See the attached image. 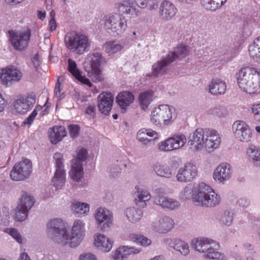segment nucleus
Listing matches in <instances>:
<instances>
[{
    "label": "nucleus",
    "instance_id": "obj_1",
    "mask_svg": "<svg viewBox=\"0 0 260 260\" xmlns=\"http://www.w3.org/2000/svg\"><path fill=\"white\" fill-rule=\"evenodd\" d=\"M179 198L183 201L192 198L197 205L203 207H214L221 202L220 196L204 182L199 183L192 188L190 185H186L180 191Z\"/></svg>",
    "mask_w": 260,
    "mask_h": 260
},
{
    "label": "nucleus",
    "instance_id": "obj_2",
    "mask_svg": "<svg viewBox=\"0 0 260 260\" xmlns=\"http://www.w3.org/2000/svg\"><path fill=\"white\" fill-rule=\"evenodd\" d=\"M191 248L208 259L223 260L224 255L219 251V243L212 239L199 237L193 239L191 242Z\"/></svg>",
    "mask_w": 260,
    "mask_h": 260
},
{
    "label": "nucleus",
    "instance_id": "obj_3",
    "mask_svg": "<svg viewBox=\"0 0 260 260\" xmlns=\"http://www.w3.org/2000/svg\"><path fill=\"white\" fill-rule=\"evenodd\" d=\"M64 43L71 52L78 55H82L88 52L90 48V42L88 37L76 31H71L66 35Z\"/></svg>",
    "mask_w": 260,
    "mask_h": 260
},
{
    "label": "nucleus",
    "instance_id": "obj_4",
    "mask_svg": "<svg viewBox=\"0 0 260 260\" xmlns=\"http://www.w3.org/2000/svg\"><path fill=\"white\" fill-rule=\"evenodd\" d=\"M46 232L48 238L55 243L64 246L67 241L68 229L60 218H53L46 224Z\"/></svg>",
    "mask_w": 260,
    "mask_h": 260
},
{
    "label": "nucleus",
    "instance_id": "obj_5",
    "mask_svg": "<svg viewBox=\"0 0 260 260\" xmlns=\"http://www.w3.org/2000/svg\"><path fill=\"white\" fill-rule=\"evenodd\" d=\"M87 59L89 61V64H85L84 69L87 76L93 82H98L102 81L104 77L100 67L105 62L102 54L97 52L90 53L88 55Z\"/></svg>",
    "mask_w": 260,
    "mask_h": 260
},
{
    "label": "nucleus",
    "instance_id": "obj_6",
    "mask_svg": "<svg viewBox=\"0 0 260 260\" xmlns=\"http://www.w3.org/2000/svg\"><path fill=\"white\" fill-rule=\"evenodd\" d=\"M104 21L106 31L113 36L122 34L127 27L126 18L119 13L110 14L106 16Z\"/></svg>",
    "mask_w": 260,
    "mask_h": 260
},
{
    "label": "nucleus",
    "instance_id": "obj_7",
    "mask_svg": "<svg viewBox=\"0 0 260 260\" xmlns=\"http://www.w3.org/2000/svg\"><path fill=\"white\" fill-rule=\"evenodd\" d=\"M176 118L175 109L168 105H161L153 109L151 121L155 124L162 122L165 125L171 124Z\"/></svg>",
    "mask_w": 260,
    "mask_h": 260
},
{
    "label": "nucleus",
    "instance_id": "obj_8",
    "mask_svg": "<svg viewBox=\"0 0 260 260\" xmlns=\"http://www.w3.org/2000/svg\"><path fill=\"white\" fill-rule=\"evenodd\" d=\"M8 33L9 40L15 50L22 51L27 49L31 37L30 29L10 30Z\"/></svg>",
    "mask_w": 260,
    "mask_h": 260
},
{
    "label": "nucleus",
    "instance_id": "obj_9",
    "mask_svg": "<svg viewBox=\"0 0 260 260\" xmlns=\"http://www.w3.org/2000/svg\"><path fill=\"white\" fill-rule=\"evenodd\" d=\"M85 223L80 219H76L72 225L71 233L68 230L67 241L64 246L72 248L77 247L85 236Z\"/></svg>",
    "mask_w": 260,
    "mask_h": 260
},
{
    "label": "nucleus",
    "instance_id": "obj_10",
    "mask_svg": "<svg viewBox=\"0 0 260 260\" xmlns=\"http://www.w3.org/2000/svg\"><path fill=\"white\" fill-rule=\"evenodd\" d=\"M186 141V137L184 134H175L159 142L157 144L158 149L162 152L176 150L182 148L185 145Z\"/></svg>",
    "mask_w": 260,
    "mask_h": 260
},
{
    "label": "nucleus",
    "instance_id": "obj_11",
    "mask_svg": "<svg viewBox=\"0 0 260 260\" xmlns=\"http://www.w3.org/2000/svg\"><path fill=\"white\" fill-rule=\"evenodd\" d=\"M31 172V162L29 159L25 158L13 166L10 173V177L14 181H22L28 178Z\"/></svg>",
    "mask_w": 260,
    "mask_h": 260
},
{
    "label": "nucleus",
    "instance_id": "obj_12",
    "mask_svg": "<svg viewBox=\"0 0 260 260\" xmlns=\"http://www.w3.org/2000/svg\"><path fill=\"white\" fill-rule=\"evenodd\" d=\"M23 76V73L20 69L14 66H9L0 70L1 83L6 86L20 81Z\"/></svg>",
    "mask_w": 260,
    "mask_h": 260
},
{
    "label": "nucleus",
    "instance_id": "obj_13",
    "mask_svg": "<svg viewBox=\"0 0 260 260\" xmlns=\"http://www.w3.org/2000/svg\"><path fill=\"white\" fill-rule=\"evenodd\" d=\"M53 158L55 165L56 170L52 179V183L56 188H60L66 180L63 154L60 152H56L53 154Z\"/></svg>",
    "mask_w": 260,
    "mask_h": 260
},
{
    "label": "nucleus",
    "instance_id": "obj_14",
    "mask_svg": "<svg viewBox=\"0 0 260 260\" xmlns=\"http://www.w3.org/2000/svg\"><path fill=\"white\" fill-rule=\"evenodd\" d=\"M232 132L235 139L241 142L248 143L252 138V131L243 120H237L232 125Z\"/></svg>",
    "mask_w": 260,
    "mask_h": 260
},
{
    "label": "nucleus",
    "instance_id": "obj_15",
    "mask_svg": "<svg viewBox=\"0 0 260 260\" xmlns=\"http://www.w3.org/2000/svg\"><path fill=\"white\" fill-rule=\"evenodd\" d=\"M198 175L197 166L193 163L186 162L178 169L175 178L179 182L187 183L194 180Z\"/></svg>",
    "mask_w": 260,
    "mask_h": 260
},
{
    "label": "nucleus",
    "instance_id": "obj_16",
    "mask_svg": "<svg viewBox=\"0 0 260 260\" xmlns=\"http://www.w3.org/2000/svg\"><path fill=\"white\" fill-rule=\"evenodd\" d=\"M256 69L246 67L241 69L238 74L237 80L239 87L244 91L250 93L253 84L254 72Z\"/></svg>",
    "mask_w": 260,
    "mask_h": 260
},
{
    "label": "nucleus",
    "instance_id": "obj_17",
    "mask_svg": "<svg viewBox=\"0 0 260 260\" xmlns=\"http://www.w3.org/2000/svg\"><path fill=\"white\" fill-rule=\"evenodd\" d=\"M232 175V166L227 162H221L214 169L213 173V179L218 184H224L231 179Z\"/></svg>",
    "mask_w": 260,
    "mask_h": 260
},
{
    "label": "nucleus",
    "instance_id": "obj_18",
    "mask_svg": "<svg viewBox=\"0 0 260 260\" xmlns=\"http://www.w3.org/2000/svg\"><path fill=\"white\" fill-rule=\"evenodd\" d=\"M94 218L98 228L104 231L110 228L113 221L112 212L106 208L99 207L94 213Z\"/></svg>",
    "mask_w": 260,
    "mask_h": 260
},
{
    "label": "nucleus",
    "instance_id": "obj_19",
    "mask_svg": "<svg viewBox=\"0 0 260 260\" xmlns=\"http://www.w3.org/2000/svg\"><path fill=\"white\" fill-rule=\"evenodd\" d=\"M173 53H168L166 57L162 58L154 63L152 67V72L146 74V77H157L159 74L166 73L169 69L171 63L173 62L171 57Z\"/></svg>",
    "mask_w": 260,
    "mask_h": 260
},
{
    "label": "nucleus",
    "instance_id": "obj_20",
    "mask_svg": "<svg viewBox=\"0 0 260 260\" xmlns=\"http://www.w3.org/2000/svg\"><path fill=\"white\" fill-rule=\"evenodd\" d=\"M174 225L172 218L168 216H162L155 219L151 223V230L159 234H166L170 231Z\"/></svg>",
    "mask_w": 260,
    "mask_h": 260
},
{
    "label": "nucleus",
    "instance_id": "obj_21",
    "mask_svg": "<svg viewBox=\"0 0 260 260\" xmlns=\"http://www.w3.org/2000/svg\"><path fill=\"white\" fill-rule=\"evenodd\" d=\"M206 136V128H197L189 137L188 144L191 148L196 151L202 150L205 146V137Z\"/></svg>",
    "mask_w": 260,
    "mask_h": 260
},
{
    "label": "nucleus",
    "instance_id": "obj_22",
    "mask_svg": "<svg viewBox=\"0 0 260 260\" xmlns=\"http://www.w3.org/2000/svg\"><path fill=\"white\" fill-rule=\"evenodd\" d=\"M36 103V97L34 94H28L19 98L14 103L15 109L17 112L24 114L31 109Z\"/></svg>",
    "mask_w": 260,
    "mask_h": 260
},
{
    "label": "nucleus",
    "instance_id": "obj_23",
    "mask_svg": "<svg viewBox=\"0 0 260 260\" xmlns=\"http://www.w3.org/2000/svg\"><path fill=\"white\" fill-rule=\"evenodd\" d=\"M113 95L111 92L103 91L97 98L99 111L103 114L108 115L113 103Z\"/></svg>",
    "mask_w": 260,
    "mask_h": 260
},
{
    "label": "nucleus",
    "instance_id": "obj_24",
    "mask_svg": "<svg viewBox=\"0 0 260 260\" xmlns=\"http://www.w3.org/2000/svg\"><path fill=\"white\" fill-rule=\"evenodd\" d=\"M221 137L217 131L214 129L206 128L205 146L207 150L211 152L220 145Z\"/></svg>",
    "mask_w": 260,
    "mask_h": 260
},
{
    "label": "nucleus",
    "instance_id": "obj_25",
    "mask_svg": "<svg viewBox=\"0 0 260 260\" xmlns=\"http://www.w3.org/2000/svg\"><path fill=\"white\" fill-rule=\"evenodd\" d=\"M178 12L176 6L171 2L163 1L159 8L160 18L165 21H168L174 17Z\"/></svg>",
    "mask_w": 260,
    "mask_h": 260
},
{
    "label": "nucleus",
    "instance_id": "obj_26",
    "mask_svg": "<svg viewBox=\"0 0 260 260\" xmlns=\"http://www.w3.org/2000/svg\"><path fill=\"white\" fill-rule=\"evenodd\" d=\"M154 203L160 207L173 210L180 207V203L177 200L169 198L164 195H155L153 197Z\"/></svg>",
    "mask_w": 260,
    "mask_h": 260
},
{
    "label": "nucleus",
    "instance_id": "obj_27",
    "mask_svg": "<svg viewBox=\"0 0 260 260\" xmlns=\"http://www.w3.org/2000/svg\"><path fill=\"white\" fill-rule=\"evenodd\" d=\"M115 7L119 12L132 17H136L139 13V10L133 0H122L116 3Z\"/></svg>",
    "mask_w": 260,
    "mask_h": 260
},
{
    "label": "nucleus",
    "instance_id": "obj_28",
    "mask_svg": "<svg viewBox=\"0 0 260 260\" xmlns=\"http://www.w3.org/2000/svg\"><path fill=\"white\" fill-rule=\"evenodd\" d=\"M93 244L98 249L109 252L113 247V241L105 235L97 233L94 235Z\"/></svg>",
    "mask_w": 260,
    "mask_h": 260
},
{
    "label": "nucleus",
    "instance_id": "obj_29",
    "mask_svg": "<svg viewBox=\"0 0 260 260\" xmlns=\"http://www.w3.org/2000/svg\"><path fill=\"white\" fill-rule=\"evenodd\" d=\"M123 214L129 222L136 224L141 220L143 216V211L135 206H129L124 210Z\"/></svg>",
    "mask_w": 260,
    "mask_h": 260
},
{
    "label": "nucleus",
    "instance_id": "obj_30",
    "mask_svg": "<svg viewBox=\"0 0 260 260\" xmlns=\"http://www.w3.org/2000/svg\"><path fill=\"white\" fill-rule=\"evenodd\" d=\"M151 194L145 188L140 187H135V191L133 194L134 202L136 205L145 206L147 202L151 198Z\"/></svg>",
    "mask_w": 260,
    "mask_h": 260
},
{
    "label": "nucleus",
    "instance_id": "obj_31",
    "mask_svg": "<svg viewBox=\"0 0 260 260\" xmlns=\"http://www.w3.org/2000/svg\"><path fill=\"white\" fill-rule=\"evenodd\" d=\"M48 134L50 141L53 144L58 143L67 136L65 127L61 125H55L50 128Z\"/></svg>",
    "mask_w": 260,
    "mask_h": 260
},
{
    "label": "nucleus",
    "instance_id": "obj_32",
    "mask_svg": "<svg viewBox=\"0 0 260 260\" xmlns=\"http://www.w3.org/2000/svg\"><path fill=\"white\" fill-rule=\"evenodd\" d=\"M170 247L183 256H187L189 254L190 249L187 242L178 238H173L169 243Z\"/></svg>",
    "mask_w": 260,
    "mask_h": 260
},
{
    "label": "nucleus",
    "instance_id": "obj_33",
    "mask_svg": "<svg viewBox=\"0 0 260 260\" xmlns=\"http://www.w3.org/2000/svg\"><path fill=\"white\" fill-rule=\"evenodd\" d=\"M134 100V96L129 91H123L119 93L116 96V101L122 112H125L126 108L130 106Z\"/></svg>",
    "mask_w": 260,
    "mask_h": 260
},
{
    "label": "nucleus",
    "instance_id": "obj_34",
    "mask_svg": "<svg viewBox=\"0 0 260 260\" xmlns=\"http://www.w3.org/2000/svg\"><path fill=\"white\" fill-rule=\"evenodd\" d=\"M226 89L225 82L220 79H212L208 85L209 92L214 95L224 94Z\"/></svg>",
    "mask_w": 260,
    "mask_h": 260
},
{
    "label": "nucleus",
    "instance_id": "obj_35",
    "mask_svg": "<svg viewBox=\"0 0 260 260\" xmlns=\"http://www.w3.org/2000/svg\"><path fill=\"white\" fill-rule=\"evenodd\" d=\"M68 70L72 75L79 81L89 87L92 86L90 81L85 76H83L81 74L79 70L77 69L76 62L70 58L68 59Z\"/></svg>",
    "mask_w": 260,
    "mask_h": 260
},
{
    "label": "nucleus",
    "instance_id": "obj_36",
    "mask_svg": "<svg viewBox=\"0 0 260 260\" xmlns=\"http://www.w3.org/2000/svg\"><path fill=\"white\" fill-rule=\"evenodd\" d=\"M157 133L151 129L142 128L137 133V138L143 144H147L153 139H157Z\"/></svg>",
    "mask_w": 260,
    "mask_h": 260
},
{
    "label": "nucleus",
    "instance_id": "obj_37",
    "mask_svg": "<svg viewBox=\"0 0 260 260\" xmlns=\"http://www.w3.org/2000/svg\"><path fill=\"white\" fill-rule=\"evenodd\" d=\"M83 175L82 165L77 159L72 160L71 169L69 172V176L73 180L79 182Z\"/></svg>",
    "mask_w": 260,
    "mask_h": 260
},
{
    "label": "nucleus",
    "instance_id": "obj_38",
    "mask_svg": "<svg viewBox=\"0 0 260 260\" xmlns=\"http://www.w3.org/2000/svg\"><path fill=\"white\" fill-rule=\"evenodd\" d=\"M235 213L234 210L227 209L224 210L220 214L219 222L221 225L223 226H231L234 222Z\"/></svg>",
    "mask_w": 260,
    "mask_h": 260
},
{
    "label": "nucleus",
    "instance_id": "obj_39",
    "mask_svg": "<svg viewBox=\"0 0 260 260\" xmlns=\"http://www.w3.org/2000/svg\"><path fill=\"white\" fill-rule=\"evenodd\" d=\"M248 160L256 165H260V147L253 144L249 145L246 151Z\"/></svg>",
    "mask_w": 260,
    "mask_h": 260
},
{
    "label": "nucleus",
    "instance_id": "obj_40",
    "mask_svg": "<svg viewBox=\"0 0 260 260\" xmlns=\"http://www.w3.org/2000/svg\"><path fill=\"white\" fill-rule=\"evenodd\" d=\"M153 170L158 176L171 178L173 176L171 168L165 164L157 162L153 166Z\"/></svg>",
    "mask_w": 260,
    "mask_h": 260
},
{
    "label": "nucleus",
    "instance_id": "obj_41",
    "mask_svg": "<svg viewBox=\"0 0 260 260\" xmlns=\"http://www.w3.org/2000/svg\"><path fill=\"white\" fill-rule=\"evenodd\" d=\"M72 210L78 216H85L90 210V206L86 203L75 201L72 204Z\"/></svg>",
    "mask_w": 260,
    "mask_h": 260
},
{
    "label": "nucleus",
    "instance_id": "obj_42",
    "mask_svg": "<svg viewBox=\"0 0 260 260\" xmlns=\"http://www.w3.org/2000/svg\"><path fill=\"white\" fill-rule=\"evenodd\" d=\"M123 48V46L116 41H110L106 42L103 45L104 51L109 55L114 54Z\"/></svg>",
    "mask_w": 260,
    "mask_h": 260
},
{
    "label": "nucleus",
    "instance_id": "obj_43",
    "mask_svg": "<svg viewBox=\"0 0 260 260\" xmlns=\"http://www.w3.org/2000/svg\"><path fill=\"white\" fill-rule=\"evenodd\" d=\"M250 57L256 62L260 63V36L254 40L249 46Z\"/></svg>",
    "mask_w": 260,
    "mask_h": 260
},
{
    "label": "nucleus",
    "instance_id": "obj_44",
    "mask_svg": "<svg viewBox=\"0 0 260 260\" xmlns=\"http://www.w3.org/2000/svg\"><path fill=\"white\" fill-rule=\"evenodd\" d=\"M35 203V199L31 195L24 192L21 195L17 206L29 212Z\"/></svg>",
    "mask_w": 260,
    "mask_h": 260
},
{
    "label": "nucleus",
    "instance_id": "obj_45",
    "mask_svg": "<svg viewBox=\"0 0 260 260\" xmlns=\"http://www.w3.org/2000/svg\"><path fill=\"white\" fill-rule=\"evenodd\" d=\"M153 98V92L152 91H146L140 94L139 100L141 108L146 109L149 106Z\"/></svg>",
    "mask_w": 260,
    "mask_h": 260
},
{
    "label": "nucleus",
    "instance_id": "obj_46",
    "mask_svg": "<svg viewBox=\"0 0 260 260\" xmlns=\"http://www.w3.org/2000/svg\"><path fill=\"white\" fill-rule=\"evenodd\" d=\"M227 0H203V5L207 9L214 11L223 5Z\"/></svg>",
    "mask_w": 260,
    "mask_h": 260
},
{
    "label": "nucleus",
    "instance_id": "obj_47",
    "mask_svg": "<svg viewBox=\"0 0 260 260\" xmlns=\"http://www.w3.org/2000/svg\"><path fill=\"white\" fill-rule=\"evenodd\" d=\"M129 255L128 246H122L115 251L113 257L115 260H125Z\"/></svg>",
    "mask_w": 260,
    "mask_h": 260
},
{
    "label": "nucleus",
    "instance_id": "obj_48",
    "mask_svg": "<svg viewBox=\"0 0 260 260\" xmlns=\"http://www.w3.org/2000/svg\"><path fill=\"white\" fill-rule=\"evenodd\" d=\"M210 113L214 117H225L228 115V111L223 106H216L210 110Z\"/></svg>",
    "mask_w": 260,
    "mask_h": 260
},
{
    "label": "nucleus",
    "instance_id": "obj_49",
    "mask_svg": "<svg viewBox=\"0 0 260 260\" xmlns=\"http://www.w3.org/2000/svg\"><path fill=\"white\" fill-rule=\"evenodd\" d=\"M13 212L15 219L18 221H23L27 218L28 211L22 208L20 206L17 205Z\"/></svg>",
    "mask_w": 260,
    "mask_h": 260
},
{
    "label": "nucleus",
    "instance_id": "obj_50",
    "mask_svg": "<svg viewBox=\"0 0 260 260\" xmlns=\"http://www.w3.org/2000/svg\"><path fill=\"white\" fill-rule=\"evenodd\" d=\"M188 52V49L185 46L182 45H179L173 51H170L168 53H173V56L171 57L173 59V61L177 58L180 57L185 56Z\"/></svg>",
    "mask_w": 260,
    "mask_h": 260
},
{
    "label": "nucleus",
    "instance_id": "obj_51",
    "mask_svg": "<svg viewBox=\"0 0 260 260\" xmlns=\"http://www.w3.org/2000/svg\"><path fill=\"white\" fill-rule=\"evenodd\" d=\"M253 84L249 94L258 93L260 92V72L256 69L254 72Z\"/></svg>",
    "mask_w": 260,
    "mask_h": 260
},
{
    "label": "nucleus",
    "instance_id": "obj_52",
    "mask_svg": "<svg viewBox=\"0 0 260 260\" xmlns=\"http://www.w3.org/2000/svg\"><path fill=\"white\" fill-rule=\"evenodd\" d=\"M5 232L10 235L19 244L23 243V237L17 229L7 228L5 230Z\"/></svg>",
    "mask_w": 260,
    "mask_h": 260
},
{
    "label": "nucleus",
    "instance_id": "obj_53",
    "mask_svg": "<svg viewBox=\"0 0 260 260\" xmlns=\"http://www.w3.org/2000/svg\"><path fill=\"white\" fill-rule=\"evenodd\" d=\"M42 109V107L40 105L36 106L35 109L32 113L28 116V117L22 122V126H27L29 127L33 121H34L36 116L38 115V111H40Z\"/></svg>",
    "mask_w": 260,
    "mask_h": 260
},
{
    "label": "nucleus",
    "instance_id": "obj_54",
    "mask_svg": "<svg viewBox=\"0 0 260 260\" xmlns=\"http://www.w3.org/2000/svg\"><path fill=\"white\" fill-rule=\"evenodd\" d=\"M122 165L121 163L112 165L110 167L109 171L110 176L113 178L119 176L121 171V167Z\"/></svg>",
    "mask_w": 260,
    "mask_h": 260
},
{
    "label": "nucleus",
    "instance_id": "obj_55",
    "mask_svg": "<svg viewBox=\"0 0 260 260\" xmlns=\"http://www.w3.org/2000/svg\"><path fill=\"white\" fill-rule=\"evenodd\" d=\"M251 113L255 120L260 121V103L253 104L251 107Z\"/></svg>",
    "mask_w": 260,
    "mask_h": 260
},
{
    "label": "nucleus",
    "instance_id": "obj_56",
    "mask_svg": "<svg viewBox=\"0 0 260 260\" xmlns=\"http://www.w3.org/2000/svg\"><path fill=\"white\" fill-rule=\"evenodd\" d=\"M79 126L76 124H71L68 126L70 136L73 139L78 136L79 133Z\"/></svg>",
    "mask_w": 260,
    "mask_h": 260
},
{
    "label": "nucleus",
    "instance_id": "obj_57",
    "mask_svg": "<svg viewBox=\"0 0 260 260\" xmlns=\"http://www.w3.org/2000/svg\"><path fill=\"white\" fill-rule=\"evenodd\" d=\"M77 156L74 159H77L82 164V161L85 160L87 154V150L84 148H81L77 150Z\"/></svg>",
    "mask_w": 260,
    "mask_h": 260
},
{
    "label": "nucleus",
    "instance_id": "obj_58",
    "mask_svg": "<svg viewBox=\"0 0 260 260\" xmlns=\"http://www.w3.org/2000/svg\"><path fill=\"white\" fill-rule=\"evenodd\" d=\"M250 201L248 198L246 197L238 198L236 202L237 205L243 208H247V207H248Z\"/></svg>",
    "mask_w": 260,
    "mask_h": 260
},
{
    "label": "nucleus",
    "instance_id": "obj_59",
    "mask_svg": "<svg viewBox=\"0 0 260 260\" xmlns=\"http://www.w3.org/2000/svg\"><path fill=\"white\" fill-rule=\"evenodd\" d=\"M79 260H98L96 256L91 253H83L79 255Z\"/></svg>",
    "mask_w": 260,
    "mask_h": 260
},
{
    "label": "nucleus",
    "instance_id": "obj_60",
    "mask_svg": "<svg viewBox=\"0 0 260 260\" xmlns=\"http://www.w3.org/2000/svg\"><path fill=\"white\" fill-rule=\"evenodd\" d=\"M151 243V240L149 239L143 235H141L139 238V240L138 242V244H140L141 246L146 247L150 245Z\"/></svg>",
    "mask_w": 260,
    "mask_h": 260
},
{
    "label": "nucleus",
    "instance_id": "obj_61",
    "mask_svg": "<svg viewBox=\"0 0 260 260\" xmlns=\"http://www.w3.org/2000/svg\"><path fill=\"white\" fill-rule=\"evenodd\" d=\"M128 248L129 252V254H137L141 253L142 251V248L141 247H136L135 246H128Z\"/></svg>",
    "mask_w": 260,
    "mask_h": 260
},
{
    "label": "nucleus",
    "instance_id": "obj_62",
    "mask_svg": "<svg viewBox=\"0 0 260 260\" xmlns=\"http://www.w3.org/2000/svg\"><path fill=\"white\" fill-rule=\"evenodd\" d=\"M140 236H141V235H138V234H136L135 233H132V234H129L128 235L127 238H128V240L138 244V242L139 240V238Z\"/></svg>",
    "mask_w": 260,
    "mask_h": 260
},
{
    "label": "nucleus",
    "instance_id": "obj_63",
    "mask_svg": "<svg viewBox=\"0 0 260 260\" xmlns=\"http://www.w3.org/2000/svg\"><path fill=\"white\" fill-rule=\"evenodd\" d=\"M33 65L35 68H38L40 65V60L39 54H36L32 59Z\"/></svg>",
    "mask_w": 260,
    "mask_h": 260
},
{
    "label": "nucleus",
    "instance_id": "obj_64",
    "mask_svg": "<svg viewBox=\"0 0 260 260\" xmlns=\"http://www.w3.org/2000/svg\"><path fill=\"white\" fill-rule=\"evenodd\" d=\"M95 107L94 106L90 105L86 108V113L93 117L95 114Z\"/></svg>",
    "mask_w": 260,
    "mask_h": 260
}]
</instances>
